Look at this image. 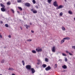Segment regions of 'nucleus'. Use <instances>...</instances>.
Masks as SVG:
<instances>
[{
  "instance_id": "obj_1",
  "label": "nucleus",
  "mask_w": 75,
  "mask_h": 75,
  "mask_svg": "<svg viewBox=\"0 0 75 75\" xmlns=\"http://www.w3.org/2000/svg\"><path fill=\"white\" fill-rule=\"evenodd\" d=\"M26 68L27 69H28L29 70H30L31 69V66L30 65H26Z\"/></svg>"
},
{
  "instance_id": "obj_2",
  "label": "nucleus",
  "mask_w": 75,
  "mask_h": 75,
  "mask_svg": "<svg viewBox=\"0 0 75 75\" xmlns=\"http://www.w3.org/2000/svg\"><path fill=\"white\" fill-rule=\"evenodd\" d=\"M51 69V67L50 66H49L47 67L45 69L47 71H49V70H50Z\"/></svg>"
},
{
  "instance_id": "obj_3",
  "label": "nucleus",
  "mask_w": 75,
  "mask_h": 75,
  "mask_svg": "<svg viewBox=\"0 0 75 75\" xmlns=\"http://www.w3.org/2000/svg\"><path fill=\"white\" fill-rule=\"evenodd\" d=\"M53 5L54 6H55V7H58V5H57V1H55V2H54L53 3Z\"/></svg>"
},
{
  "instance_id": "obj_4",
  "label": "nucleus",
  "mask_w": 75,
  "mask_h": 75,
  "mask_svg": "<svg viewBox=\"0 0 75 75\" xmlns=\"http://www.w3.org/2000/svg\"><path fill=\"white\" fill-rule=\"evenodd\" d=\"M63 6L62 5H60L58 7H57L56 8V10H58V9H60V8H63Z\"/></svg>"
},
{
  "instance_id": "obj_5",
  "label": "nucleus",
  "mask_w": 75,
  "mask_h": 75,
  "mask_svg": "<svg viewBox=\"0 0 75 75\" xmlns=\"http://www.w3.org/2000/svg\"><path fill=\"white\" fill-rule=\"evenodd\" d=\"M31 69L32 74H34V73H35V69H34L31 68V69Z\"/></svg>"
},
{
  "instance_id": "obj_6",
  "label": "nucleus",
  "mask_w": 75,
  "mask_h": 75,
  "mask_svg": "<svg viewBox=\"0 0 75 75\" xmlns=\"http://www.w3.org/2000/svg\"><path fill=\"white\" fill-rule=\"evenodd\" d=\"M52 52H55V47H53L52 49Z\"/></svg>"
},
{
  "instance_id": "obj_7",
  "label": "nucleus",
  "mask_w": 75,
  "mask_h": 75,
  "mask_svg": "<svg viewBox=\"0 0 75 75\" xmlns=\"http://www.w3.org/2000/svg\"><path fill=\"white\" fill-rule=\"evenodd\" d=\"M36 50L37 52H41V51H42V49H36Z\"/></svg>"
},
{
  "instance_id": "obj_8",
  "label": "nucleus",
  "mask_w": 75,
  "mask_h": 75,
  "mask_svg": "<svg viewBox=\"0 0 75 75\" xmlns=\"http://www.w3.org/2000/svg\"><path fill=\"white\" fill-rule=\"evenodd\" d=\"M25 5L27 7H30V4L29 3H26L25 4Z\"/></svg>"
},
{
  "instance_id": "obj_9",
  "label": "nucleus",
  "mask_w": 75,
  "mask_h": 75,
  "mask_svg": "<svg viewBox=\"0 0 75 75\" xmlns=\"http://www.w3.org/2000/svg\"><path fill=\"white\" fill-rule=\"evenodd\" d=\"M31 11H33V13L34 14H36V13H37V11H35V10L34 11L33 10V9H31Z\"/></svg>"
},
{
  "instance_id": "obj_10",
  "label": "nucleus",
  "mask_w": 75,
  "mask_h": 75,
  "mask_svg": "<svg viewBox=\"0 0 75 75\" xmlns=\"http://www.w3.org/2000/svg\"><path fill=\"white\" fill-rule=\"evenodd\" d=\"M1 10L2 11L4 12L6 11V9H5V8H1Z\"/></svg>"
},
{
  "instance_id": "obj_11",
  "label": "nucleus",
  "mask_w": 75,
  "mask_h": 75,
  "mask_svg": "<svg viewBox=\"0 0 75 75\" xmlns=\"http://www.w3.org/2000/svg\"><path fill=\"white\" fill-rule=\"evenodd\" d=\"M64 40H70V38L69 37H66L63 38Z\"/></svg>"
},
{
  "instance_id": "obj_12",
  "label": "nucleus",
  "mask_w": 75,
  "mask_h": 75,
  "mask_svg": "<svg viewBox=\"0 0 75 75\" xmlns=\"http://www.w3.org/2000/svg\"><path fill=\"white\" fill-rule=\"evenodd\" d=\"M62 67L64 69H66L67 68V66L65 65H64V66H62Z\"/></svg>"
},
{
  "instance_id": "obj_13",
  "label": "nucleus",
  "mask_w": 75,
  "mask_h": 75,
  "mask_svg": "<svg viewBox=\"0 0 75 75\" xmlns=\"http://www.w3.org/2000/svg\"><path fill=\"white\" fill-rule=\"evenodd\" d=\"M42 67H43V68H45L47 67V65L44 64H42Z\"/></svg>"
},
{
  "instance_id": "obj_14",
  "label": "nucleus",
  "mask_w": 75,
  "mask_h": 75,
  "mask_svg": "<svg viewBox=\"0 0 75 75\" xmlns=\"http://www.w3.org/2000/svg\"><path fill=\"white\" fill-rule=\"evenodd\" d=\"M1 6L3 8H5V6H4V5L3 4H1Z\"/></svg>"
},
{
  "instance_id": "obj_15",
  "label": "nucleus",
  "mask_w": 75,
  "mask_h": 75,
  "mask_svg": "<svg viewBox=\"0 0 75 75\" xmlns=\"http://www.w3.org/2000/svg\"><path fill=\"white\" fill-rule=\"evenodd\" d=\"M64 39H63V40H62L61 41V44H62V43H64V41H65V40H64Z\"/></svg>"
},
{
  "instance_id": "obj_16",
  "label": "nucleus",
  "mask_w": 75,
  "mask_h": 75,
  "mask_svg": "<svg viewBox=\"0 0 75 75\" xmlns=\"http://www.w3.org/2000/svg\"><path fill=\"white\" fill-rule=\"evenodd\" d=\"M32 52H33L34 54H36V51L35 50H33L32 51Z\"/></svg>"
},
{
  "instance_id": "obj_17",
  "label": "nucleus",
  "mask_w": 75,
  "mask_h": 75,
  "mask_svg": "<svg viewBox=\"0 0 75 75\" xmlns=\"http://www.w3.org/2000/svg\"><path fill=\"white\" fill-rule=\"evenodd\" d=\"M68 13L69 14H72V12L70 11H69Z\"/></svg>"
},
{
  "instance_id": "obj_18",
  "label": "nucleus",
  "mask_w": 75,
  "mask_h": 75,
  "mask_svg": "<svg viewBox=\"0 0 75 75\" xmlns=\"http://www.w3.org/2000/svg\"><path fill=\"white\" fill-rule=\"evenodd\" d=\"M45 61L46 62H48V59H47V58H45Z\"/></svg>"
},
{
  "instance_id": "obj_19",
  "label": "nucleus",
  "mask_w": 75,
  "mask_h": 75,
  "mask_svg": "<svg viewBox=\"0 0 75 75\" xmlns=\"http://www.w3.org/2000/svg\"><path fill=\"white\" fill-rule=\"evenodd\" d=\"M8 70H11V71H14V69H13V68H9Z\"/></svg>"
},
{
  "instance_id": "obj_20",
  "label": "nucleus",
  "mask_w": 75,
  "mask_h": 75,
  "mask_svg": "<svg viewBox=\"0 0 75 75\" xmlns=\"http://www.w3.org/2000/svg\"><path fill=\"white\" fill-rule=\"evenodd\" d=\"M62 29L63 31H65V28H64V26H63L62 27Z\"/></svg>"
},
{
  "instance_id": "obj_21",
  "label": "nucleus",
  "mask_w": 75,
  "mask_h": 75,
  "mask_svg": "<svg viewBox=\"0 0 75 75\" xmlns=\"http://www.w3.org/2000/svg\"><path fill=\"white\" fill-rule=\"evenodd\" d=\"M47 1L49 3H51V2L52 1V0H47Z\"/></svg>"
},
{
  "instance_id": "obj_22",
  "label": "nucleus",
  "mask_w": 75,
  "mask_h": 75,
  "mask_svg": "<svg viewBox=\"0 0 75 75\" xmlns=\"http://www.w3.org/2000/svg\"><path fill=\"white\" fill-rule=\"evenodd\" d=\"M32 1L34 4H35L36 3V2L35 0H33Z\"/></svg>"
},
{
  "instance_id": "obj_23",
  "label": "nucleus",
  "mask_w": 75,
  "mask_h": 75,
  "mask_svg": "<svg viewBox=\"0 0 75 75\" xmlns=\"http://www.w3.org/2000/svg\"><path fill=\"white\" fill-rule=\"evenodd\" d=\"M22 64H23V65H25V63L24 62V61L23 60L22 62Z\"/></svg>"
},
{
  "instance_id": "obj_24",
  "label": "nucleus",
  "mask_w": 75,
  "mask_h": 75,
  "mask_svg": "<svg viewBox=\"0 0 75 75\" xmlns=\"http://www.w3.org/2000/svg\"><path fill=\"white\" fill-rule=\"evenodd\" d=\"M18 8L20 11H22V8L21 7H18Z\"/></svg>"
},
{
  "instance_id": "obj_25",
  "label": "nucleus",
  "mask_w": 75,
  "mask_h": 75,
  "mask_svg": "<svg viewBox=\"0 0 75 75\" xmlns=\"http://www.w3.org/2000/svg\"><path fill=\"white\" fill-rule=\"evenodd\" d=\"M5 27H6L7 28L8 27V24H5Z\"/></svg>"
},
{
  "instance_id": "obj_26",
  "label": "nucleus",
  "mask_w": 75,
  "mask_h": 75,
  "mask_svg": "<svg viewBox=\"0 0 75 75\" xmlns=\"http://www.w3.org/2000/svg\"><path fill=\"white\" fill-rule=\"evenodd\" d=\"M57 64H56L54 65V68H57Z\"/></svg>"
},
{
  "instance_id": "obj_27",
  "label": "nucleus",
  "mask_w": 75,
  "mask_h": 75,
  "mask_svg": "<svg viewBox=\"0 0 75 75\" xmlns=\"http://www.w3.org/2000/svg\"><path fill=\"white\" fill-rule=\"evenodd\" d=\"M21 0H19L17 1L18 3H21Z\"/></svg>"
},
{
  "instance_id": "obj_28",
  "label": "nucleus",
  "mask_w": 75,
  "mask_h": 75,
  "mask_svg": "<svg viewBox=\"0 0 75 75\" xmlns=\"http://www.w3.org/2000/svg\"><path fill=\"white\" fill-rule=\"evenodd\" d=\"M7 4L8 5H10V4H11V3L10 2H8L7 3Z\"/></svg>"
},
{
  "instance_id": "obj_29",
  "label": "nucleus",
  "mask_w": 75,
  "mask_h": 75,
  "mask_svg": "<svg viewBox=\"0 0 75 75\" xmlns=\"http://www.w3.org/2000/svg\"><path fill=\"white\" fill-rule=\"evenodd\" d=\"M63 14L62 13V12H61V13H59V15L60 16H62Z\"/></svg>"
},
{
  "instance_id": "obj_30",
  "label": "nucleus",
  "mask_w": 75,
  "mask_h": 75,
  "mask_svg": "<svg viewBox=\"0 0 75 75\" xmlns=\"http://www.w3.org/2000/svg\"><path fill=\"white\" fill-rule=\"evenodd\" d=\"M32 40L31 39H28L27 40V41L30 42V41H31Z\"/></svg>"
},
{
  "instance_id": "obj_31",
  "label": "nucleus",
  "mask_w": 75,
  "mask_h": 75,
  "mask_svg": "<svg viewBox=\"0 0 75 75\" xmlns=\"http://www.w3.org/2000/svg\"><path fill=\"white\" fill-rule=\"evenodd\" d=\"M62 55L63 56H66L67 55L66 54H64V53H62Z\"/></svg>"
},
{
  "instance_id": "obj_32",
  "label": "nucleus",
  "mask_w": 75,
  "mask_h": 75,
  "mask_svg": "<svg viewBox=\"0 0 75 75\" xmlns=\"http://www.w3.org/2000/svg\"><path fill=\"white\" fill-rule=\"evenodd\" d=\"M25 27L26 28H27V29H28V25H25Z\"/></svg>"
},
{
  "instance_id": "obj_33",
  "label": "nucleus",
  "mask_w": 75,
  "mask_h": 75,
  "mask_svg": "<svg viewBox=\"0 0 75 75\" xmlns=\"http://www.w3.org/2000/svg\"><path fill=\"white\" fill-rule=\"evenodd\" d=\"M11 11H12L13 13H14V11L13 9H11Z\"/></svg>"
},
{
  "instance_id": "obj_34",
  "label": "nucleus",
  "mask_w": 75,
  "mask_h": 75,
  "mask_svg": "<svg viewBox=\"0 0 75 75\" xmlns=\"http://www.w3.org/2000/svg\"><path fill=\"white\" fill-rule=\"evenodd\" d=\"M66 53H67V54H69V52L67 50H66Z\"/></svg>"
},
{
  "instance_id": "obj_35",
  "label": "nucleus",
  "mask_w": 75,
  "mask_h": 75,
  "mask_svg": "<svg viewBox=\"0 0 75 75\" xmlns=\"http://www.w3.org/2000/svg\"><path fill=\"white\" fill-rule=\"evenodd\" d=\"M1 63H4V60H3L1 61Z\"/></svg>"
},
{
  "instance_id": "obj_36",
  "label": "nucleus",
  "mask_w": 75,
  "mask_h": 75,
  "mask_svg": "<svg viewBox=\"0 0 75 75\" xmlns=\"http://www.w3.org/2000/svg\"><path fill=\"white\" fill-rule=\"evenodd\" d=\"M64 60L66 62H67V61H68V60L67 59V58H66L64 59Z\"/></svg>"
},
{
  "instance_id": "obj_37",
  "label": "nucleus",
  "mask_w": 75,
  "mask_h": 75,
  "mask_svg": "<svg viewBox=\"0 0 75 75\" xmlns=\"http://www.w3.org/2000/svg\"><path fill=\"white\" fill-rule=\"evenodd\" d=\"M72 48H73V49H74V50H75V46H72Z\"/></svg>"
},
{
  "instance_id": "obj_38",
  "label": "nucleus",
  "mask_w": 75,
  "mask_h": 75,
  "mask_svg": "<svg viewBox=\"0 0 75 75\" xmlns=\"http://www.w3.org/2000/svg\"><path fill=\"white\" fill-rule=\"evenodd\" d=\"M31 32L32 33H34V31L33 30H31Z\"/></svg>"
},
{
  "instance_id": "obj_39",
  "label": "nucleus",
  "mask_w": 75,
  "mask_h": 75,
  "mask_svg": "<svg viewBox=\"0 0 75 75\" xmlns=\"http://www.w3.org/2000/svg\"><path fill=\"white\" fill-rule=\"evenodd\" d=\"M8 37L9 38H11V35H9L8 36Z\"/></svg>"
},
{
  "instance_id": "obj_40",
  "label": "nucleus",
  "mask_w": 75,
  "mask_h": 75,
  "mask_svg": "<svg viewBox=\"0 0 75 75\" xmlns=\"http://www.w3.org/2000/svg\"><path fill=\"white\" fill-rule=\"evenodd\" d=\"M62 61V59H59L58 61Z\"/></svg>"
},
{
  "instance_id": "obj_41",
  "label": "nucleus",
  "mask_w": 75,
  "mask_h": 75,
  "mask_svg": "<svg viewBox=\"0 0 75 75\" xmlns=\"http://www.w3.org/2000/svg\"><path fill=\"white\" fill-rule=\"evenodd\" d=\"M0 38H2V35H0Z\"/></svg>"
},
{
  "instance_id": "obj_42",
  "label": "nucleus",
  "mask_w": 75,
  "mask_h": 75,
  "mask_svg": "<svg viewBox=\"0 0 75 75\" xmlns=\"http://www.w3.org/2000/svg\"><path fill=\"white\" fill-rule=\"evenodd\" d=\"M69 54L70 55H72V54L70 53H69Z\"/></svg>"
},
{
  "instance_id": "obj_43",
  "label": "nucleus",
  "mask_w": 75,
  "mask_h": 75,
  "mask_svg": "<svg viewBox=\"0 0 75 75\" xmlns=\"http://www.w3.org/2000/svg\"><path fill=\"white\" fill-rule=\"evenodd\" d=\"M36 8L38 9V6H36Z\"/></svg>"
},
{
  "instance_id": "obj_44",
  "label": "nucleus",
  "mask_w": 75,
  "mask_h": 75,
  "mask_svg": "<svg viewBox=\"0 0 75 75\" xmlns=\"http://www.w3.org/2000/svg\"><path fill=\"white\" fill-rule=\"evenodd\" d=\"M20 28L21 29V30H23V29H22V27H20Z\"/></svg>"
},
{
  "instance_id": "obj_45",
  "label": "nucleus",
  "mask_w": 75,
  "mask_h": 75,
  "mask_svg": "<svg viewBox=\"0 0 75 75\" xmlns=\"http://www.w3.org/2000/svg\"><path fill=\"white\" fill-rule=\"evenodd\" d=\"M38 61L39 62H40V60H38Z\"/></svg>"
},
{
  "instance_id": "obj_46",
  "label": "nucleus",
  "mask_w": 75,
  "mask_h": 75,
  "mask_svg": "<svg viewBox=\"0 0 75 75\" xmlns=\"http://www.w3.org/2000/svg\"><path fill=\"white\" fill-rule=\"evenodd\" d=\"M11 75H15V74L13 73Z\"/></svg>"
},
{
  "instance_id": "obj_47",
  "label": "nucleus",
  "mask_w": 75,
  "mask_h": 75,
  "mask_svg": "<svg viewBox=\"0 0 75 75\" xmlns=\"http://www.w3.org/2000/svg\"><path fill=\"white\" fill-rule=\"evenodd\" d=\"M1 24H3V22L1 21Z\"/></svg>"
},
{
  "instance_id": "obj_48",
  "label": "nucleus",
  "mask_w": 75,
  "mask_h": 75,
  "mask_svg": "<svg viewBox=\"0 0 75 75\" xmlns=\"http://www.w3.org/2000/svg\"><path fill=\"white\" fill-rule=\"evenodd\" d=\"M74 21H75V18H74Z\"/></svg>"
},
{
  "instance_id": "obj_49",
  "label": "nucleus",
  "mask_w": 75,
  "mask_h": 75,
  "mask_svg": "<svg viewBox=\"0 0 75 75\" xmlns=\"http://www.w3.org/2000/svg\"><path fill=\"white\" fill-rule=\"evenodd\" d=\"M39 63H38V64H40V62H39Z\"/></svg>"
},
{
  "instance_id": "obj_50",
  "label": "nucleus",
  "mask_w": 75,
  "mask_h": 75,
  "mask_svg": "<svg viewBox=\"0 0 75 75\" xmlns=\"http://www.w3.org/2000/svg\"><path fill=\"white\" fill-rule=\"evenodd\" d=\"M28 27H29V28H30V26H28Z\"/></svg>"
},
{
  "instance_id": "obj_51",
  "label": "nucleus",
  "mask_w": 75,
  "mask_h": 75,
  "mask_svg": "<svg viewBox=\"0 0 75 75\" xmlns=\"http://www.w3.org/2000/svg\"><path fill=\"white\" fill-rule=\"evenodd\" d=\"M30 25H31L32 24L31 23H30Z\"/></svg>"
},
{
  "instance_id": "obj_52",
  "label": "nucleus",
  "mask_w": 75,
  "mask_h": 75,
  "mask_svg": "<svg viewBox=\"0 0 75 75\" xmlns=\"http://www.w3.org/2000/svg\"><path fill=\"white\" fill-rule=\"evenodd\" d=\"M65 0V1H66V0Z\"/></svg>"
},
{
  "instance_id": "obj_53",
  "label": "nucleus",
  "mask_w": 75,
  "mask_h": 75,
  "mask_svg": "<svg viewBox=\"0 0 75 75\" xmlns=\"http://www.w3.org/2000/svg\"><path fill=\"white\" fill-rule=\"evenodd\" d=\"M17 12H18V13H19V12L17 11Z\"/></svg>"
},
{
  "instance_id": "obj_54",
  "label": "nucleus",
  "mask_w": 75,
  "mask_h": 75,
  "mask_svg": "<svg viewBox=\"0 0 75 75\" xmlns=\"http://www.w3.org/2000/svg\"><path fill=\"white\" fill-rule=\"evenodd\" d=\"M0 75H2V74H0Z\"/></svg>"
},
{
  "instance_id": "obj_55",
  "label": "nucleus",
  "mask_w": 75,
  "mask_h": 75,
  "mask_svg": "<svg viewBox=\"0 0 75 75\" xmlns=\"http://www.w3.org/2000/svg\"><path fill=\"white\" fill-rule=\"evenodd\" d=\"M5 0V1H6V0Z\"/></svg>"
}]
</instances>
